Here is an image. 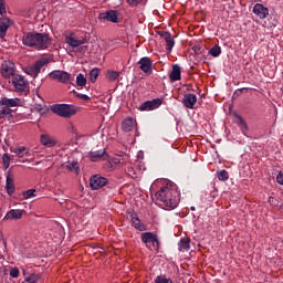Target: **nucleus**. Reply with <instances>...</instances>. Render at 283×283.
<instances>
[{
  "mask_svg": "<svg viewBox=\"0 0 283 283\" xmlns=\"http://www.w3.org/2000/svg\"><path fill=\"white\" fill-rule=\"evenodd\" d=\"M156 198L159 202H163L165 207L176 209V207L180 205V191H178V186L167 185L161 187L160 190L156 192Z\"/></svg>",
  "mask_w": 283,
  "mask_h": 283,
  "instance_id": "nucleus-1",
  "label": "nucleus"
},
{
  "mask_svg": "<svg viewBox=\"0 0 283 283\" xmlns=\"http://www.w3.org/2000/svg\"><path fill=\"white\" fill-rule=\"evenodd\" d=\"M22 43L25 48H33L34 50H48L52 45V39L48 33H39L36 31L27 32L23 34Z\"/></svg>",
  "mask_w": 283,
  "mask_h": 283,
  "instance_id": "nucleus-2",
  "label": "nucleus"
},
{
  "mask_svg": "<svg viewBox=\"0 0 283 283\" xmlns=\"http://www.w3.org/2000/svg\"><path fill=\"white\" fill-rule=\"evenodd\" d=\"M51 112L62 118H72L76 114V109L69 104H54L51 106Z\"/></svg>",
  "mask_w": 283,
  "mask_h": 283,
  "instance_id": "nucleus-3",
  "label": "nucleus"
},
{
  "mask_svg": "<svg viewBox=\"0 0 283 283\" xmlns=\"http://www.w3.org/2000/svg\"><path fill=\"white\" fill-rule=\"evenodd\" d=\"M142 242L153 251H158L160 249V240L158 239V235L153 232H143Z\"/></svg>",
  "mask_w": 283,
  "mask_h": 283,
  "instance_id": "nucleus-4",
  "label": "nucleus"
},
{
  "mask_svg": "<svg viewBox=\"0 0 283 283\" xmlns=\"http://www.w3.org/2000/svg\"><path fill=\"white\" fill-rule=\"evenodd\" d=\"M49 78H51V81H57L59 83L67 85V83L72 81V74L65 71L55 70L49 73Z\"/></svg>",
  "mask_w": 283,
  "mask_h": 283,
  "instance_id": "nucleus-5",
  "label": "nucleus"
},
{
  "mask_svg": "<svg viewBox=\"0 0 283 283\" xmlns=\"http://www.w3.org/2000/svg\"><path fill=\"white\" fill-rule=\"evenodd\" d=\"M107 182V178L101 175H94L90 178V187L91 189H93V191H96L97 189H103V187H105Z\"/></svg>",
  "mask_w": 283,
  "mask_h": 283,
  "instance_id": "nucleus-6",
  "label": "nucleus"
},
{
  "mask_svg": "<svg viewBox=\"0 0 283 283\" xmlns=\"http://www.w3.org/2000/svg\"><path fill=\"white\" fill-rule=\"evenodd\" d=\"M12 85L14 86L15 92H25L28 90V81L22 75H14L11 80Z\"/></svg>",
  "mask_w": 283,
  "mask_h": 283,
  "instance_id": "nucleus-7",
  "label": "nucleus"
},
{
  "mask_svg": "<svg viewBox=\"0 0 283 283\" xmlns=\"http://www.w3.org/2000/svg\"><path fill=\"white\" fill-rule=\"evenodd\" d=\"M98 20L102 23H105V21H109L111 23H118V11L108 10L106 12H102L98 14Z\"/></svg>",
  "mask_w": 283,
  "mask_h": 283,
  "instance_id": "nucleus-8",
  "label": "nucleus"
},
{
  "mask_svg": "<svg viewBox=\"0 0 283 283\" xmlns=\"http://www.w3.org/2000/svg\"><path fill=\"white\" fill-rule=\"evenodd\" d=\"M163 105V98H155L153 101H146L140 106V112H151L158 109Z\"/></svg>",
  "mask_w": 283,
  "mask_h": 283,
  "instance_id": "nucleus-9",
  "label": "nucleus"
},
{
  "mask_svg": "<svg viewBox=\"0 0 283 283\" xmlns=\"http://www.w3.org/2000/svg\"><path fill=\"white\" fill-rule=\"evenodd\" d=\"M139 69L148 76L154 74V62L149 57H142L138 62Z\"/></svg>",
  "mask_w": 283,
  "mask_h": 283,
  "instance_id": "nucleus-10",
  "label": "nucleus"
},
{
  "mask_svg": "<svg viewBox=\"0 0 283 283\" xmlns=\"http://www.w3.org/2000/svg\"><path fill=\"white\" fill-rule=\"evenodd\" d=\"M65 41L71 48H80V45H85V43H87V38L78 39L74 34H71L70 36L65 38Z\"/></svg>",
  "mask_w": 283,
  "mask_h": 283,
  "instance_id": "nucleus-11",
  "label": "nucleus"
},
{
  "mask_svg": "<svg viewBox=\"0 0 283 283\" xmlns=\"http://www.w3.org/2000/svg\"><path fill=\"white\" fill-rule=\"evenodd\" d=\"M198 103V97L196 94L188 93L184 95L182 104L187 109H196V104Z\"/></svg>",
  "mask_w": 283,
  "mask_h": 283,
  "instance_id": "nucleus-12",
  "label": "nucleus"
},
{
  "mask_svg": "<svg viewBox=\"0 0 283 283\" xmlns=\"http://www.w3.org/2000/svg\"><path fill=\"white\" fill-rule=\"evenodd\" d=\"M1 74L4 78L14 77V64L10 61H4L1 66Z\"/></svg>",
  "mask_w": 283,
  "mask_h": 283,
  "instance_id": "nucleus-13",
  "label": "nucleus"
},
{
  "mask_svg": "<svg viewBox=\"0 0 283 283\" xmlns=\"http://www.w3.org/2000/svg\"><path fill=\"white\" fill-rule=\"evenodd\" d=\"M158 34L161 36V39L166 41L167 52H171V50H174V45H176L171 33H169L168 31H159Z\"/></svg>",
  "mask_w": 283,
  "mask_h": 283,
  "instance_id": "nucleus-14",
  "label": "nucleus"
},
{
  "mask_svg": "<svg viewBox=\"0 0 283 283\" xmlns=\"http://www.w3.org/2000/svg\"><path fill=\"white\" fill-rule=\"evenodd\" d=\"M252 12L259 17V19H266V15L269 14V8L264 7L262 3H256Z\"/></svg>",
  "mask_w": 283,
  "mask_h": 283,
  "instance_id": "nucleus-15",
  "label": "nucleus"
},
{
  "mask_svg": "<svg viewBox=\"0 0 283 283\" xmlns=\"http://www.w3.org/2000/svg\"><path fill=\"white\" fill-rule=\"evenodd\" d=\"M48 63H50V61L45 57L38 60L34 65L31 67V72H33L34 78H36V76H39L41 69L45 67V65H48Z\"/></svg>",
  "mask_w": 283,
  "mask_h": 283,
  "instance_id": "nucleus-16",
  "label": "nucleus"
},
{
  "mask_svg": "<svg viewBox=\"0 0 283 283\" xmlns=\"http://www.w3.org/2000/svg\"><path fill=\"white\" fill-rule=\"evenodd\" d=\"M88 156L92 160V163H98V160H104L105 156H107V153L104 150H96V151H90Z\"/></svg>",
  "mask_w": 283,
  "mask_h": 283,
  "instance_id": "nucleus-17",
  "label": "nucleus"
},
{
  "mask_svg": "<svg viewBox=\"0 0 283 283\" xmlns=\"http://www.w3.org/2000/svg\"><path fill=\"white\" fill-rule=\"evenodd\" d=\"M24 212V210H10L4 216V220H21L23 218Z\"/></svg>",
  "mask_w": 283,
  "mask_h": 283,
  "instance_id": "nucleus-18",
  "label": "nucleus"
},
{
  "mask_svg": "<svg viewBox=\"0 0 283 283\" xmlns=\"http://www.w3.org/2000/svg\"><path fill=\"white\" fill-rule=\"evenodd\" d=\"M10 28V18L0 19V39H3Z\"/></svg>",
  "mask_w": 283,
  "mask_h": 283,
  "instance_id": "nucleus-19",
  "label": "nucleus"
},
{
  "mask_svg": "<svg viewBox=\"0 0 283 283\" xmlns=\"http://www.w3.org/2000/svg\"><path fill=\"white\" fill-rule=\"evenodd\" d=\"M134 127H136V120L132 117L125 118L122 123L123 132H132Z\"/></svg>",
  "mask_w": 283,
  "mask_h": 283,
  "instance_id": "nucleus-20",
  "label": "nucleus"
},
{
  "mask_svg": "<svg viewBox=\"0 0 283 283\" xmlns=\"http://www.w3.org/2000/svg\"><path fill=\"white\" fill-rule=\"evenodd\" d=\"M6 116L12 118V108L4 105L3 102L0 99V120H2V118H6Z\"/></svg>",
  "mask_w": 283,
  "mask_h": 283,
  "instance_id": "nucleus-21",
  "label": "nucleus"
},
{
  "mask_svg": "<svg viewBox=\"0 0 283 283\" xmlns=\"http://www.w3.org/2000/svg\"><path fill=\"white\" fill-rule=\"evenodd\" d=\"M180 66L178 64L172 65V71L169 74V78L170 81L175 82V81H180Z\"/></svg>",
  "mask_w": 283,
  "mask_h": 283,
  "instance_id": "nucleus-22",
  "label": "nucleus"
},
{
  "mask_svg": "<svg viewBox=\"0 0 283 283\" xmlns=\"http://www.w3.org/2000/svg\"><path fill=\"white\" fill-rule=\"evenodd\" d=\"M41 143L44 147H54L56 145V140L50 135H41Z\"/></svg>",
  "mask_w": 283,
  "mask_h": 283,
  "instance_id": "nucleus-23",
  "label": "nucleus"
},
{
  "mask_svg": "<svg viewBox=\"0 0 283 283\" xmlns=\"http://www.w3.org/2000/svg\"><path fill=\"white\" fill-rule=\"evenodd\" d=\"M0 101L2 102V105H6L9 108L19 107V98L2 97Z\"/></svg>",
  "mask_w": 283,
  "mask_h": 283,
  "instance_id": "nucleus-24",
  "label": "nucleus"
},
{
  "mask_svg": "<svg viewBox=\"0 0 283 283\" xmlns=\"http://www.w3.org/2000/svg\"><path fill=\"white\" fill-rule=\"evenodd\" d=\"M6 189H7V193H9V196H12V193H14V191H15L14 179L10 175L7 176Z\"/></svg>",
  "mask_w": 283,
  "mask_h": 283,
  "instance_id": "nucleus-25",
  "label": "nucleus"
},
{
  "mask_svg": "<svg viewBox=\"0 0 283 283\" xmlns=\"http://www.w3.org/2000/svg\"><path fill=\"white\" fill-rule=\"evenodd\" d=\"M233 116L235 118L237 125H239L241 129H244V132H249V126L247 125V122L244 120V118L238 115V113H234Z\"/></svg>",
  "mask_w": 283,
  "mask_h": 283,
  "instance_id": "nucleus-26",
  "label": "nucleus"
},
{
  "mask_svg": "<svg viewBox=\"0 0 283 283\" xmlns=\"http://www.w3.org/2000/svg\"><path fill=\"white\" fill-rule=\"evenodd\" d=\"M12 151L17 156H19V158H23L24 156H28V154H30V151H28V148H25V146L15 147L13 148Z\"/></svg>",
  "mask_w": 283,
  "mask_h": 283,
  "instance_id": "nucleus-27",
  "label": "nucleus"
},
{
  "mask_svg": "<svg viewBox=\"0 0 283 283\" xmlns=\"http://www.w3.org/2000/svg\"><path fill=\"white\" fill-rule=\"evenodd\" d=\"M190 244H191V240H189L187 238L181 239L179 242L180 251H182V249H184V251H189V249H191Z\"/></svg>",
  "mask_w": 283,
  "mask_h": 283,
  "instance_id": "nucleus-28",
  "label": "nucleus"
},
{
  "mask_svg": "<svg viewBox=\"0 0 283 283\" xmlns=\"http://www.w3.org/2000/svg\"><path fill=\"white\" fill-rule=\"evenodd\" d=\"M76 85H77V87H85V85H87V77H85V75H83V73H80L76 76Z\"/></svg>",
  "mask_w": 283,
  "mask_h": 283,
  "instance_id": "nucleus-29",
  "label": "nucleus"
},
{
  "mask_svg": "<svg viewBox=\"0 0 283 283\" xmlns=\"http://www.w3.org/2000/svg\"><path fill=\"white\" fill-rule=\"evenodd\" d=\"M98 74H101V69H93L88 75H90V81L91 83H96L97 78H98Z\"/></svg>",
  "mask_w": 283,
  "mask_h": 283,
  "instance_id": "nucleus-30",
  "label": "nucleus"
},
{
  "mask_svg": "<svg viewBox=\"0 0 283 283\" xmlns=\"http://www.w3.org/2000/svg\"><path fill=\"white\" fill-rule=\"evenodd\" d=\"M119 76H120V72L118 71L108 70L106 72V77L108 78V81H116L119 78Z\"/></svg>",
  "mask_w": 283,
  "mask_h": 283,
  "instance_id": "nucleus-31",
  "label": "nucleus"
},
{
  "mask_svg": "<svg viewBox=\"0 0 283 283\" xmlns=\"http://www.w3.org/2000/svg\"><path fill=\"white\" fill-rule=\"evenodd\" d=\"M41 280V274L33 273L30 276L25 277L22 283H38Z\"/></svg>",
  "mask_w": 283,
  "mask_h": 283,
  "instance_id": "nucleus-32",
  "label": "nucleus"
},
{
  "mask_svg": "<svg viewBox=\"0 0 283 283\" xmlns=\"http://www.w3.org/2000/svg\"><path fill=\"white\" fill-rule=\"evenodd\" d=\"M209 54L210 56L218 57L219 54H222V49L217 44L209 50Z\"/></svg>",
  "mask_w": 283,
  "mask_h": 283,
  "instance_id": "nucleus-33",
  "label": "nucleus"
},
{
  "mask_svg": "<svg viewBox=\"0 0 283 283\" xmlns=\"http://www.w3.org/2000/svg\"><path fill=\"white\" fill-rule=\"evenodd\" d=\"M65 169H67L69 171H75V174H78V170H80L78 164H77L76 161H73V163H71V164H67V165L65 166Z\"/></svg>",
  "mask_w": 283,
  "mask_h": 283,
  "instance_id": "nucleus-34",
  "label": "nucleus"
},
{
  "mask_svg": "<svg viewBox=\"0 0 283 283\" xmlns=\"http://www.w3.org/2000/svg\"><path fill=\"white\" fill-rule=\"evenodd\" d=\"M155 283H174V281L171 279H167L166 275H158L155 279Z\"/></svg>",
  "mask_w": 283,
  "mask_h": 283,
  "instance_id": "nucleus-35",
  "label": "nucleus"
},
{
  "mask_svg": "<svg viewBox=\"0 0 283 283\" xmlns=\"http://www.w3.org/2000/svg\"><path fill=\"white\" fill-rule=\"evenodd\" d=\"M218 179L221 181L229 180V172L227 170L219 171Z\"/></svg>",
  "mask_w": 283,
  "mask_h": 283,
  "instance_id": "nucleus-36",
  "label": "nucleus"
},
{
  "mask_svg": "<svg viewBox=\"0 0 283 283\" xmlns=\"http://www.w3.org/2000/svg\"><path fill=\"white\" fill-rule=\"evenodd\" d=\"M34 193H36V189H29L23 192V197L25 198V200H28L30 198H34Z\"/></svg>",
  "mask_w": 283,
  "mask_h": 283,
  "instance_id": "nucleus-37",
  "label": "nucleus"
},
{
  "mask_svg": "<svg viewBox=\"0 0 283 283\" xmlns=\"http://www.w3.org/2000/svg\"><path fill=\"white\" fill-rule=\"evenodd\" d=\"M2 163H3L4 169H8L10 167V155L9 154H4L2 156Z\"/></svg>",
  "mask_w": 283,
  "mask_h": 283,
  "instance_id": "nucleus-38",
  "label": "nucleus"
},
{
  "mask_svg": "<svg viewBox=\"0 0 283 283\" xmlns=\"http://www.w3.org/2000/svg\"><path fill=\"white\" fill-rule=\"evenodd\" d=\"M72 93L76 96V98H82V101H91V97L85 94H81L74 90L72 91Z\"/></svg>",
  "mask_w": 283,
  "mask_h": 283,
  "instance_id": "nucleus-39",
  "label": "nucleus"
},
{
  "mask_svg": "<svg viewBox=\"0 0 283 283\" xmlns=\"http://www.w3.org/2000/svg\"><path fill=\"white\" fill-rule=\"evenodd\" d=\"M133 227L137 229L138 231H145V224L140 223V219L137 221H133Z\"/></svg>",
  "mask_w": 283,
  "mask_h": 283,
  "instance_id": "nucleus-40",
  "label": "nucleus"
},
{
  "mask_svg": "<svg viewBox=\"0 0 283 283\" xmlns=\"http://www.w3.org/2000/svg\"><path fill=\"white\" fill-rule=\"evenodd\" d=\"M9 274L11 277H19V269L12 268Z\"/></svg>",
  "mask_w": 283,
  "mask_h": 283,
  "instance_id": "nucleus-41",
  "label": "nucleus"
},
{
  "mask_svg": "<svg viewBox=\"0 0 283 283\" xmlns=\"http://www.w3.org/2000/svg\"><path fill=\"white\" fill-rule=\"evenodd\" d=\"M6 1L0 0V14H6Z\"/></svg>",
  "mask_w": 283,
  "mask_h": 283,
  "instance_id": "nucleus-42",
  "label": "nucleus"
},
{
  "mask_svg": "<svg viewBox=\"0 0 283 283\" xmlns=\"http://www.w3.org/2000/svg\"><path fill=\"white\" fill-rule=\"evenodd\" d=\"M128 6H139L143 0H126Z\"/></svg>",
  "mask_w": 283,
  "mask_h": 283,
  "instance_id": "nucleus-43",
  "label": "nucleus"
},
{
  "mask_svg": "<svg viewBox=\"0 0 283 283\" xmlns=\"http://www.w3.org/2000/svg\"><path fill=\"white\" fill-rule=\"evenodd\" d=\"M130 220H132V222H138V220H140V219H138V214L133 213V214H130Z\"/></svg>",
  "mask_w": 283,
  "mask_h": 283,
  "instance_id": "nucleus-44",
  "label": "nucleus"
},
{
  "mask_svg": "<svg viewBox=\"0 0 283 283\" xmlns=\"http://www.w3.org/2000/svg\"><path fill=\"white\" fill-rule=\"evenodd\" d=\"M192 50H193V52H196V54H200V46L195 45V46L192 48Z\"/></svg>",
  "mask_w": 283,
  "mask_h": 283,
  "instance_id": "nucleus-45",
  "label": "nucleus"
},
{
  "mask_svg": "<svg viewBox=\"0 0 283 283\" xmlns=\"http://www.w3.org/2000/svg\"><path fill=\"white\" fill-rule=\"evenodd\" d=\"M27 74H30L31 76L34 77V72H32V67L27 72Z\"/></svg>",
  "mask_w": 283,
  "mask_h": 283,
  "instance_id": "nucleus-46",
  "label": "nucleus"
},
{
  "mask_svg": "<svg viewBox=\"0 0 283 283\" xmlns=\"http://www.w3.org/2000/svg\"><path fill=\"white\" fill-rule=\"evenodd\" d=\"M244 90H249V88H240L239 90V96H240V94H242V92H244Z\"/></svg>",
  "mask_w": 283,
  "mask_h": 283,
  "instance_id": "nucleus-47",
  "label": "nucleus"
}]
</instances>
